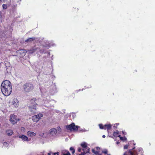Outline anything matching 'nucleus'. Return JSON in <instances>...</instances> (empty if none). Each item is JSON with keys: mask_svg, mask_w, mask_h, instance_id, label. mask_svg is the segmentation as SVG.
Wrapping results in <instances>:
<instances>
[{"mask_svg": "<svg viewBox=\"0 0 155 155\" xmlns=\"http://www.w3.org/2000/svg\"><path fill=\"white\" fill-rule=\"evenodd\" d=\"M43 114H39L37 115H34L32 117V120L35 122H38L41 118L43 117Z\"/></svg>", "mask_w": 155, "mask_h": 155, "instance_id": "423d86ee", "label": "nucleus"}, {"mask_svg": "<svg viewBox=\"0 0 155 155\" xmlns=\"http://www.w3.org/2000/svg\"><path fill=\"white\" fill-rule=\"evenodd\" d=\"M9 121L13 124L17 123L18 121L20 120V119L18 118L17 116L14 114H12L10 115Z\"/></svg>", "mask_w": 155, "mask_h": 155, "instance_id": "39448f33", "label": "nucleus"}, {"mask_svg": "<svg viewBox=\"0 0 155 155\" xmlns=\"http://www.w3.org/2000/svg\"><path fill=\"white\" fill-rule=\"evenodd\" d=\"M70 150L72 151V154H74L75 152V150L72 147H71L70 148Z\"/></svg>", "mask_w": 155, "mask_h": 155, "instance_id": "6ab92c4d", "label": "nucleus"}, {"mask_svg": "<svg viewBox=\"0 0 155 155\" xmlns=\"http://www.w3.org/2000/svg\"><path fill=\"white\" fill-rule=\"evenodd\" d=\"M19 137L20 138H21L22 140L24 141H28V137L24 135H20L19 136Z\"/></svg>", "mask_w": 155, "mask_h": 155, "instance_id": "f8f14e48", "label": "nucleus"}, {"mask_svg": "<svg viewBox=\"0 0 155 155\" xmlns=\"http://www.w3.org/2000/svg\"><path fill=\"white\" fill-rule=\"evenodd\" d=\"M56 154H57V155H59V153L57 152V153H54V155H55Z\"/></svg>", "mask_w": 155, "mask_h": 155, "instance_id": "7c9ffc66", "label": "nucleus"}, {"mask_svg": "<svg viewBox=\"0 0 155 155\" xmlns=\"http://www.w3.org/2000/svg\"><path fill=\"white\" fill-rule=\"evenodd\" d=\"M35 37H32L29 38L27 39L25 41V42H32L33 41L35 40Z\"/></svg>", "mask_w": 155, "mask_h": 155, "instance_id": "dca6fc26", "label": "nucleus"}, {"mask_svg": "<svg viewBox=\"0 0 155 155\" xmlns=\"http://www.w3.org/2000/svg\"><path fill=\"white\" fill-rule=\"evenodd\" d=\"M128 153H129V154H130V155H134V153L131 150H130L128 151Z\"/></svg>", "mask_w": 155, "mask_h": 155, "instance_id": "b1692460", "label": "nucleus"}, {"mask_svg": "<svg viewBox=\"0 0 155 155\" xmlns=\"http://www.w3.org/2000/svg\"><path fill=\"white\" fill-rule=\"evenodd\" d=\"M81 145L82 147L83 148V150H84V151L87 150L89 148L87 147V144L85 142L82 143L81 144Z\"/></svg>", "mask_w": 155, "mask_h": 155, "instance_id": "9d476101", "label": "nucleus"}, {"mask_svg": "<svg viewBox=\"0 0 155 155\" xmlns=\"http://www.w3.org/2000/svg\"><path fill=\"white\" fill-rule=\"evenodd\" d=\"M117 137H120V135H118V136L117 135Z\"/></svg>", "mask_w": 155, "mask_h": 155, "instance_id": "f704fd0d", "label": "nucleus"}, {"mask_svg": "<svg viewBox=\"0 0 155 155\" xmlns=\"http://www.w3.org/2000/svg\"><path fill=\"white\" fill-rule=\"evenodd\" d=\"M13 134V131L12 130H8L6 131V134L8 136H11Z\"/></svg>", "mask_w": 155, "mask_h": 155, "instance_id": "4468645a", "label": "nucleus"}, {"mask_svg": "<svg viewBox=\"0 0 155 155\" xmlns=\"http://www.w3.org/2000/svg\"><path fill=\"white\" fill-rule=\"evenodd\" d=\"M18 54L20 57L22 58L25 54V51L24 49H20L18 51Z\"/></svg>", "mask_w": 155, "mask_h": 155, "instance_id": "0eeeda50", "label": "nucleus"}, {"mask_svg": "<svg viewBox=\"0 0 155 155\" xmlns=\"http://www.w3.org/2000/svg\"><path fill=\"white\" fill-rule=\"evenodd\" d=\"M129 153H128V151L127 152H126L124 153L123 155H129Z\"/></svg>", "mask_w": 155, "mask_h": 155, "instance_id": "cd10ccee", "label": "nucleus"}, {"mask_svg": "<svg viewBox=\"0 0 155 155\" xmlns=\"http://www.w3.org/2000/svg\"><path fill=\"white\" fill-rule=\"evenodd\" d=\"M116 124L117 125H118L119 124Z\"/></svg>", "mask_w": 155, "mask_h": 155, "instance_id": "a19ab883", "label": "nucleus"}, {"mask_svg": "<svg viewBox=\"0 0 155 155\" xmlns=\"http://www.w3.org/2000/svg\"><path fill=\"white\" fill-rule=\"evenodd\" d=\"M36 99L35 98H33L30 101L29 106V109L30 111L32 114L36 113V105H37L35 102Z\"/></svg>", "mask_w": 155, "mask_h": 155, "instance_id": "7ed1b4c3", "label": "nucleus"}, {"mask_svg": "<svg viewBox=\"0 0 155 155\" xmlns=\"http://www.w3.org/2000/svg\"><path fill=\"white\" fill-rule=\"evenodd\" d=\"M44 49H41L40 50V52L42 54L44 52Z\"/></svg>", "mask_w": 155, "mask_h": 155, "instance_id": "bb28decb", "label": "nucleus"}, {"mask_svg": "<svg viewBox=\"0 0 155 155\" xmlns=\"http://www.w3.org/2000/svg\"><path fill=\"white\" fill-rule=\"evenodd\" d=\"M57 133V130L55 128H52L50 130V133L52 134H56Z\"/></svg>", "mask_w": 155, "mask_h": 155, "instance_id": "2eb2a0df", "label": "nucleus"}, {"mask_svg": "<svg viewBox=\"0 0 155 155\" xmlns=\"http://www.w3.org/2000/svg\"><path fill=\"white\" fill-rule=\"evenodd\" d=\"M21 129L24 130H25V128L24 127H22Z\"/></svg>", "mask_w": 155, "mask_h": 155, "instance_id": "2f4dec72", "label": "nucleus"}, {"mask_svg": "<svg viewBox=\"0 0 155 155\" xmlns=\"http://www.w3.org/2000/svg\"><path fill=\"white\" fill-rule=\"evenodd\" d=\"M97 155H102L101 154H99L98 153V154H96Z\"/></svg>", "mask_w": 155, "mask_h": 155, "instance_id": "c9c22d12", "label": "nucleus"}, {"mask_svg": "<svg viewBox=\"0 0 155 155\" xmlns=\"http://www.w3.org/2000/svg\"><path fill=\"white\" fill-rule=\"evenodd\" d=\"M102 153H104L105 154H107L108 151L107 149H104L102 151Z\"/></svg>", "mask_w": 155, "mask_h": 155, "instance_id": "aec40b11", "label": "nucleus"}, {"mask_svg": "<svg viewBox=\"0 0 155 155\" xmlns=\"http://www.w3.org/2000/svg\"><path fill=\"white\" fill-rule=\"evenodd\" d=\"M27 134L31 137H33L36 135V134L34 132L28 131L27 132Z\"/></svg>", "mask_w": 155, "mask_h": 155, "instance_id": "ddd939ff", "label": "nucleus"}, {"mask_svg": "<svg viewBox=\"0 0 155 155\" xmlns=\"http://www.w3.org/2000/svg\"><path fill=\"white\" fill-rule=\"evenodd\" d=\"M38 49V48L36 47H34L31 49L28 50V51L29 52V53L32 54L34 52L36 51Z\"/></svg>", "mask_w": 155, "mask_h": 155, "instance_id": "9b49d317", "label": "nucleus"}, {"mask_svg": "<svg viewBox=\"0 0 155 155\" xmlns=\"http://www.w3.org/2000/svg\"><path fill=\"white\" fill-rule=\"evenodd\" d=\"M128 145H126L124 146V149H127L128 148Z\"/></svg>", "mask_w": 155, "mask_h": 155, "instance_id": "a878e982", "label": "nucleus"}, {"mask_svg": "<svg viewBox=\"0 0 155 155\" xmlns=\"http://www.w3.org/2000/svg\"><path fill=\"white\" fill-rule=\"evenodd\" d=\"M92 152L95 153L96 154H98V152L97 151H95V150L94 149H93L92 150Z\"/></svg>", "mask_w": 155, "mask_h": 155, "instance_id": "393cba45", "label": "nucleus"}, {"mask_svg": "<svg viewBox=\"0 0 155 155\" xmlns=\"http://www.w3.org/2000/svg\"><path fill=\"white\" fill-rule=\"evenodd\" d=\"M57 129L59 131H61V128L60 127H58Z\"/></svg>", "mask_w": 155, "mask_h": 155, "instance_id": "c85d7f7f", "label": "nucleus"}, {"mask_svg": "<svg viewBox=\"0 0 155 155\" xmlns=\"http://www.w3.org/2000/svg\"><path fill=\"white\" fill-rule=\"evenodd\" d=\"M90 150V148H89L87 150H86V151H84L83 153L81 152V153L79 155H84L85 154H86L87 153H88L89 152Z\"/></svg>", "mask_w": 155, "mask_h": 155, "instance_id": "a211bd4d", "label": "nucleus"}, {"mask_svg": "<svg viewBox=\"0 0 155 155\" xmlns=\"http://www.w3.org/2000/svg\"><path fill=\"white\" fill-rule=\"evenodd\" d=\"M12 103L13 105L15 107H18L19 105L18 101L16 98H14L13 99Z\"/></svg>", "mask_w": 155, "mask_h": 155, "instance_id": "1a4fd4ad", "label": "nucleus"}, {"mask_svg": "<svg viewBox=\"0 0 155 155\" xmlns=\"http://www.w3.org/2000/svg\"><path fill=\"white\" fill-rule=\"evenodd\" d=\"M34 86L32 83L31 82H27L23 85L22 89L25 93H27L32 91L34 89Z\"/></svg>", "mask_w": 155, "mask_h": 155, "instance_id": "f03ea898", "label": "nucleus"}, {"mask_svg": "<svg viewBox=\"0 0 155 155\" xmlns=\"http://www.w3.org/2000/svg\"><path fill=\"white\" fill-rule=\"evenodd\" d=\"M63 155H70V153L67 150H64L62 152Z\"/></svg>", "mask_w": 155, "mask_h": 155, "instance_id": "f3484780", "label": "nucleus"}, {"mask_svg": "<svg viewBox=\"0 0 155 155\" xmlns=\"http://www.w3.org/2000/svg\"><path fill=\"white\" fill-rule=\"evenodd\" d=\"M2 7L4 9H6L7 8V5L6 4H3L2 5Z\"/></svg>", "mask_w": 155, "mask_h": 155, "instance_id": "4be33fe9", "label": "nucleus"}, {"mask_svg": "<svg viewBox=\"0 0 155 155\" xmlns=\"http://www.w3.org/2000/svg\"><path fill=\"white\" fill-rule=\"evenodd\" d=\"M99 126L100 129H104L103 127L104 126L103 125V124H99Z\"/></svg>", "mask_w": 155, "mask_h": 155, "instance_id": "5701e85b", "label": "nucleus"}, {"mask_svg": "<svg viewBox=\"0 0 155 155\" xmlns=\"http://www.w3.org/2000/svg\"><path fill=\"white\" fill-rule=\"evenodd\" d=\"M107 154L108 155H111V154Z\"/></svg>", "mask_w": 155, "mask_h": 155, "instance_id": "ea45409f", "label": "nucleus"}, {"mask_svg": "<svg viewBox=\"0 0 155 155\" xmlns=\"http://www.w3.org/2000/svg\"><path fill=\"white\" fill-rule=\"evenodd\" d=\"M118 133L114 131L113 133V135L114 137H117V135H118Z\"/></svg>", "mask_w": 155, "mask_h": 155, "instance_id": "412c9836", "label": "nucleus"}, {"mask_svg": "<svg viewBox=\"0 0 155 155\" xmlns=\"http://www.w3.org/2000/svg\"><path fill=\"white\" fill-rule=\"evenodd\" d=\"M48 155H51V153H48Z\"/></svg>", "mask_w": 155, "mask_h": 155, "instance_id": "4c0bfd02", "label": "nucleus"}, {"mask_svg": "<svg viewBox=\"0 0 155 155\" xmlns=\"http://www.w3.org/2000/svg\"><path fill=\"white\" fill-rule=\"evenodd\" d=\"M80 128L79 126L75 125L74 123H72L71 124L66 126V128L71 131H77Z\"/></svg>", "mask_w": 155, "mask_h": 155, "instance_id": "20e7f679", "label": "nucleus"}, {"mask_svg": "<svg viewBox=\"0 0 155 155\" xmlns=\"http://www.w3.org/2000/svg\"><path fill=\"white\" fill-rule=\"evenodd\" d=\"M81 148H78V151L79 152H80L81 151Z\"/></svg>", "mask_w": 155, "mask_h": 155, "instance_id": "c756f323", "label": "nucleus"}, {"mask_svg": "<svg viewBox=\"0 0 155 155\" xmlns=\"http://www.w3.org/2000/svg\"><path fill=\"white\" fill-rule=\"evenodd\" d=\"M1 88L3 94L5 96H8L11 94L12 91L11 83L9 81L5 80L2 83Z\"/></svg>", "mask_w": 155, "mask_h": 155, "instance_id": "f257e3e1", "label": "nucleus"}, {"mask_svg": "<svg viewBox=\"0 0 155 155\" xmlns=\"http://www.w3.org/2000/svg\"><path fill=\"white\" fill-rule=\"evenodd\" d=\"M120 138L121 140H122L123 139V137H120Z\"/></svg>", "mask_w": 155, "mask_h": 155, "instance_id": "72a5a7b5", "label": "nucleus"}, {"mask_svg": "<svg viewBox=\"0 0 155 155\" xmlns=\"http://www.w3.org/2000/svg\"><path fill=\"white\" fill-rule=\"evenodd\" d=\"M105 137H106V136H105V135H103L102 136V137H103V138H105Z\"/></svg>", "mask_w": 155, "mask_h": 155, "instance_id": "473e14b6", "label": "nucleus"}, {"mask_svg": "<svg viewBox=\"0 0 155 155\" xmlns=\"http://www.w3.org/2000/svg\"><path fill=\"white\" fill-rule=\"evenodd\" d=\"M112 126L110 124H106L103 126L104 129H103L106 130L107 129V131L108 133H109V130L111 129Z\"/></svg>", "mask_w": 155, "mask_h": 155, "instance_id": "6e6552de", "label": "nucleus"}, {"mask_svg": "<svg viewBox=\"0 0 155 155\" xmlns=\"http://www.w3.org/2000/svg\"><path fill=\"white\" fill-rule=\"evenodd\" d=\"M2 17V15H1L0 14V18Z\"/></svg>", "mask_w": 155, "mask_h": 155, "instance_id": "58836bf2", "label": "nucleus"}, {"mask_svg": "<svg viewBox=\"0 0 155 155\" xmlns=\"http://www.w3.org/2000/svg\"><path fill=\"white\" fill-rule=\"evenodd\" d=\"M82 130H79L78 131H82Z\"/></svg>", "mask_w": 155, "mask_h": 155, "instance_id": "e433bc0d", "label": "nucleus"}]
</instances>
